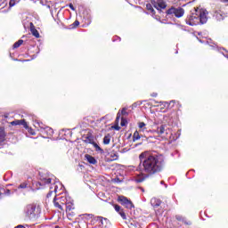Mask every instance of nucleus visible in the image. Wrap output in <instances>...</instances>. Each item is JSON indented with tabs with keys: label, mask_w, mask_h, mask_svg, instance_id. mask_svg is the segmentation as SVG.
Returning <instances> with one entry per match:
<instances>
[{
	"label": "nucleus",
	"mask_w": 228,
	"mask_h": 228,
	"mask_svg": "<svg viewBox=\"0 0 228 228\" xmlns=\"http://www.w3.org/2000/svg\"><path fill=\"white\" fill-rule=\"evenodd\" d=\"M151 4L156 10H165L167 3L164 0H151Z\"/></svg>",
	"instance_id": "8"
},
{
	"label": "nucleus",
	"mask_w": 228,
	"mask_h": 228,
	"mask_svg": "<svg viewBox=\"0 0 228 228\" xmlns=\"http://www.w3.org/2000/svg\"><path fill=\"white\" fill-rule=\"evenodd\" d=\"M79 27V20H76L71 25L70 29H76V28Z\"/></svg>",
	"instance_id": "26"
},
{
	"label": "nucleus",
	"mask_w": 228,
	"mask_h": 228,
	"mask_svg": "<svg viewBox=\"0 0 228 228\" xmlns=\"http://www.w3.org/2000/svg\"><path fill=\"white\" fill-rule=\"evenodd\" d=\"M5 193H7V195H10V193H12V191H10V189H7V190L5 191Z\"/></svg>",
	"instance_id": "43"
},
{
	"label": "nucleus",
	"mask_w": 228,
	"mask_h": 228,
	"mask_svg": "<svg viewBox=\"0 0 228 228\" xmlns=\"http://www.w3.org/2000/svg\"><path fill=\"white\" fill-rule=\"evenodd\" d=\"M52 181L51 178H41L40 181L34 183V186H36L37 190H44V188L51 184Z\"/></svg>",
	"instance_id": "6"
},
{
	"label": "nucleus",
	"mask_w": 228,
	"mask_h": 228,
	"mask_svg": "<svg viewBox=\"0 0 228 228\" xmlns=\"http://www.w3.org/2000/svg\"><path fill=\"white\" fill-rule=\"evenodd\" d=\"M76 209V206H74V200H69L67 203H66V211H71V210H74Z\"/></svg>",
	"instance_id": "20"
},
{
	"label": "nucleus",
	"mask_w": 228,
	"mask_h": 228,
	"mask_svg": "<svg viewBox=\"0 0 228 228\" xmlns=\"http://www.w3.org/2000/svg\"><path fill=\"white\" fill-rule=\"evenodd\" d=\"M66 215H67L68 220L72 221L76 217V215H77V212H76V208H75L73 210L66 211Z\"/></svg>",
	"instance_id": "15"
},
{
	"label": "nucleus",
	"mask_w": 228,
	"mask_h": 228,
	"mask_svg": "<svg viewBox=\"0 0 228 228\" xmlns=\"http://www.w3.org/2000/svg\"><path fill=\"white\" fill-rule=\"evenodd\" d=\"M114 208L117 213H119L122 210L119 205H114Z\"/></svg>",
	"instance_id": "33"
},
{
	"label": "nucleus",
	"mask_w": 228,
	"mask_h": 228,
	"mask_svg": "<svg viewBox=\"0 0 228 228\" xmlns=\"http://www.w3.org/2000/svg\"><path fill=\"white\" fill-rule=\"evenodd\" d=\"M22 44H24V40L22 39L18 40L16 43H14L13 49H19V47L21 46Z\"/></svg>",
	"instance_id": "23"
},
{
	"label": "nucleus",
	"mask_w": 228,
	"mask_h": 228,
	"mask_svg": "<svg viewBox=\"0 0 228 228\" xmlns=\"http://www.w3.org/2000/svg\"><path fill=\"white\" fill-rule=\"evenodd\" d=\"M223 3H228V0H221Z\"/></svg>",
	"instance_id": "45"
},
{
	"label": "nucleus",
	"mask_w": 228,
	"mask_h": 228,
	"mask_svg": "<svg viewBox=\"0 0 228 228\" xmlns=\"http://www.w3.org/2000/svg\"><path fill=\"white\" fill-rule=\"evenodd\" d=\"M11 126H23L25 129L28 128L26 119H15L14 121L11 122Z\"/></svg>",
	"instance_id": "9"
},
{
	"label": "nucleus",
	"mask_w": 228,
	"mask_h": 228,
	"mask_svg": "<svg viewBox=\"0 0 228 228\" xmlns=\"http://www.w3.org/2000/svg\"><path fill=\"white\" fill-rule=\"evenodd\" d=\"M110 158H112V161H117L118 159V155L117 153H110Z\"/></svg>",
	"instance_id": "29"
},
{
	"label": "nucleus",
	"mask_w": 228,
	"mask_h": 228,
	"mask_svg": "<svg viewBox=\"0 0 228 228\" xmlns=\"http://www.w3.org/2000/svg\"><path fill=\"white\" fill-rule=\"evenodd\" d=\"M94 220H96V222H100L102 226L108 225V224L110 223V220L108 218L102 216H96L94 217Z\"/></svg>",
	"instance_id": "12"
},
{
	"label": "nucleus",
	"mask_w": 228,
	"mask_h": 228,
	"mask_svg": "<svg viewBox=\"0 0 228 228\" xmlns=\"http://www.w3.org/2000/svg\"><path fill=\"white\" fill-rule=\"evenodd\" d=\"M42 213V208L40 205L37 204H28L25 208V216L28 218V220H37V218L40 217V214Z\"/></svg>",
	"instance_id": "3"
},
{
	"label": "nucleus",
	"mask_w": 228,
	"mask_h": 228,
	"mask_svg": "<svg viewBox=\"0 0 228 228\" xmlns=\"http://www.w3.org/2000/svg\"><path fill=\"white\" fill-rule=\"evenodd\" d=\"M118 122H120V112H118V114H117L115 124H118Z\"/></svg>",
	"instance_id": "34"
},
{
	"label": "nucleus",
	"mask_w": 228,
	"mask_h": 228,
	"mask_svg": "<svg viewBox=\"0 0 228 228\" xmlns=\"http://www.w3.org/2000/svg\"><path fill=\"white\" fill-rule=\"evenodd\" d=\"M138 140H140V133L135 131L133 135V142H136Z\"/></svg>",
	"instance_id": "24"
},
{
	"label": "nucleus",
	"mask_w": 228,
	"mask_h": 228,
	"mask_svg": "<svg viewBox=\"0 0 228 228\" xmlns=\"http://www.w3.org/2000/svg\"><path fill=\"white\" fill-rule=\"evenodd\" d=\"M159 104H160V106L166 107V110H164V113H165L166 111H168V110H172V108H174L175 106V101H171L170 102H160Z\"/></svg>",
	"instance_id": "10"
},
{
	"label": "nucleus",
	"mask_w": 228,
	"mask_h": 228,
	"mask_svg": "<svg viewBox=\"0 0 228 228\" xmlns=\"http://www.w3.org/2000/svg\"><path fill=\"white\" fill-rule=\"evenodd\" d=\"M28 188V182H23L18 186V190H26Z\"/></svg>",
	"instance_id": "25"
},
{
	"label": "nucleus",
	"mask_w": 228,
	"mask_h": 228,
	"mask_svg": "<svg viewBox=\"0 0 228 228\" xmlns=\"http://www.w3.org/2000/svg\"><path fill=\"white\" fill-rule=\"evenodd\" d=\"M118 201L120 202L122 206L126 208V209H133L134 208V204L131 200H128L126 196H118Z\"/></svg>",
	"instance_id": "7"
},
{
	"label": "nucleus",
	"mask_w": 228,
	"mask_h": 228,
	"mask_svg": "<svg viewBox=\"0 0 228 228\" xmlns=\"http://www.w3.org/2000/svg\"><path fill=\"white\" fill-rule=\"evenodd\" d=\"M151 97H158V93H153L151 94Z\"/></svg>",
	"instance_id": "42"
},
{
	"label": "nucleus",
	"mask_w": 228,
	"mask_h": 228,
	"mask_svg": "<svg viewBox=\"0 0 228 228\" xmlns=\"http://www.w3.org/2000/svg\"><path fill=\"white\" fill-rule=\"evenodd\" d=\"M208 11L206 9L196 7L186 17L185 22L188 26H199L208 22Z\"/></svg>",
	"instance_id": "2"
},
{
	"label": "nucleus",
	"mask_w": 228,
	"mask_h": 228,
	"mask_svg": "<svg viewBox=\"0 0 228 228\" xmlns=\"http://www.w3.org/2000/svg\"><path fill=\"white\" fill-rule=\"evenodd\" d=\"M30 31L33 37L36 38H40V33H38V30L35 28V25L31 22L30 23Z\"/></svg>",
	"instance_id": "18"
},
{
	"label": "nucleus",
	"mask_w": 228,
	"mask_h": 228,
	"mask_svg": "<svg viewBox=\"0 0 228 228\" xmlns=\"http://www.w3.org/2000/svg\"><path fill=\"white\" fill-rule=\"evenodd\" d=\"M175 220H177V222H183V224H184V225H191V224H192L191 220H187L185 217H183L181 215H176Z\"/></svg>",
	"instance_id": "11"
},
{
	"label": "nucleus",
	"mask_w": 228,
	"mask_h": 228,
	"mask_svg": "<svg viewBox=\"0 0 228 228\" xmlns=\"http://www.w3.org/2000/svg\"><path fill=\"white\" fill-rule=\"evenodd\" d=\"M154 208L161 206V201H158L155 205H153Z\"/></svg>",
	"instance_id": "41"
},
{
	"label": "nucleus",
	"mask_w": 228,
	"mask_h": 228,
	"mask_svg": "<svg viewBox=\"0 0 228 228\" xmlns=\"http://www.w3.org/2000/svg\"><path fill=\"white\" fill-rule=\"evenodd\" d=\"M80 216H87L88 218H92L94 216L93 214H83Z\"/></svg>",
	"instance_id": "37"
},
{
	"label": "nucleus",
	"mask_w": 228,
	"mask_h": 228,
	"mask_svg": "<svg viewBox=\"0 0 228 228\" xmlns=\"http://www.w3.org/2000/svg\"><path fill=\"white\" fill-rule=\"evenodd\" d=\"M84 142L85 143H90L91 145H93L95 141H94V136L92 135V134H87L86 136H84Z\"/></svg>",
	"instance_id": "16"
},
{
	"label": "nucleus",
	"mask_w": 228,
	"mask_h": 228,
	"mask_svg": "<svg viewBox=\"0 0 228 228\" xmlns=\"http://www.w3.org/2000/svg\"><path fill=\"white\" fill-rule=\"evenodd\" d=\"M121 218H123V220H127V217L126 216V212H124V210H121L120 212H118Z\"/></svg>",
	"instance_id": "30"
},
{
	"label": "nucleus",
	"mask_w": 228,
	"mask_h": 228,
	"mask_svg": "<svg viewBox=\"0 0 228 228\" xmlns=\"http://www.w3.org/2000/svg\"><path fill=\"white\" fill-rule=\"evenodd\" d=\"M110 142H111V135L110 134H107L103 137V145H110Z\"/></svg>",
	"instance_id": "22"
},
{
	"label": "nucleus",
	"mask_w": 228,
	"mask_h": 228,
	"mask_svg": "<svg viewBox=\"0 0 228 228\" xmlns=\"http://www.w3.org/2000/svg\"><path fill=\"white\" fill-rule=\"evenodd\" d=\"M121 115L127 117V115H129V113H127V108H123L121 110Z\"/></svg>",
	"instance_id": "31"
},
{
	"label": "nucleus",
	"mask_w": 228,
	"mask_h": 228,
	"mask_svg": "<svg viewBox=\"0 0 228 228\" xmlns=\"http://www.w3.org/2000/svg\"><path fill=\"white\" fill-rule=\"evenodd\" d=\"M26 129H28V133L31 134L32 136H35V130H33L32 128H29V126L28 128H26Z\"/></svg>",
	"instance_id": "35"
},
{
	"label": "nucleus",
	"mask_w": 228,
	"mask_h": 228,
	"mask_svg": "<svg viewBox=\"0 0 228 228\" xmlns=\"http://www.w3.org/2000/svg\"><path fill=\"white\" fill-rule=\"evenodd\" d=\"M26 227H29V225H28V224H25V225L19 224V225L15 226L14 228H26Z\"/></svg>",
	"instance_id": "38"
},
{
	"label": "nucleus",
	"mask_w": 228,
	"mask_h": 228,
	"mask_svg": "<svg viewBox=\"0 0 228 228\" xmlns=\"http://www.w3.org/2000/svg\"><path fill=\"white\" fill-rule=\"evenodd\" d=\"M165 127H167L165 125H161L160 126H158L156 130L158 134H160V136H165V134H168V132H167Z\"/></svg>",
	"instance_id": "13"
},
{
	"label": "nucleus",
	"mask_w": 228,
	"mask_h": 228,
	"mask_svg": "<svg viewBox=\"0 0 228 228\" xmlns=\"http://www.w3.org/2000/svg\"><path fill=\"white\" fill-rule=\"evenodd\" d=\"M86 159L90 163V165H97V159H95L94 157H93L90 154H86L85 155Z\"/></svg>",
	"instance_id": "19"
},
{
	"label": "nucleus",
	"mask_w": 228,
	"mask_h": 228,
	"mask_svg": "<svg viewBox=\"0 0 228 228\" xmlns=\"http://www.w3.org/2000/svg\"><path fill=\"white\" fill-rule=\"evenodd\" d=\"M69 8H70V10H72L73 12H76V8L74 7V4H69Z\"/></svg>",
	"instance_id": "40"
},
{
	"label": "nucleus",
	"mask_w": 228,
	"mask_h": 228,
	"mask_svg": "<svg viewBox=\"0 0 228 228\" xmlns=\"http://www.w3.org/2000/svg\"><path fill=\"white\" fill-rule=\"evenodd\" d=\"M140 164L138 167L142 175H138L135 179L137 183H143L147 177L156 175L159 172L165 170L167 163L163 155L151 154L149 151H144L139 156Z\"/></svg>",
	"instance_id": "1"
},
{
	"label": "nucleus",
	"mask_w": 228,
	"mask_h": 228,
	"mask_svg": "<svg viewBox=\"0 0 228 228\" xmlns=\"http://www.w3.org/2000/svg\"><path fill=\"white\" fill-rule=\"evenodd\" d=\"M6 142V131H4V126H0V143Z\"/></svg>",
	"instance_id": "14"
},
{
	"label": "nucleus",
	"mask_w": 228,
	"mask_h": 228,
	"mask_svg": "<svg viewBox=\"0 0 228 228\" xmlns=\"http://www.w3.org/2000/svg\"><path fill=\"white\" fill-rule=\"evenodd\" d=\"M120 126L122 127H125V126H127V119H126L125 118H121Z\"/></svg>",
	"instance_id": "28"
},
{
	"label": "nucleus",
	"mask_w": 228,
	"mask_h": 228,
	"mask_svg": "<svg viewBox=\"0 0 228 228\" xmlns=\"http://www.w3.org/2000/svg\"><path fill=\"white\" fill-rule=\"evenodd\" d=\"M113 129H115L116 131H120V126H118V124H115Z\"/></svg>",
	"instance_id": "36"
},
{
	"label": "nucleus",
	"mask_w": 228,
	"mask_h": 228,
	"mask_svg": "<svg viewBox=\"0 0 228 228\" xmlns=\"http://www.w3.org/2000/svg\"><path fill=\"white\" fill-rule=\"evenodd\" d=\"M152 4H146V10L151 13V15H156V11L154 10V7H152Z\"/></svg>",
	"instance_id": "21"
},
{
	"label": "nucleus",
	"mask_w": 228,
	"mask_h": 228,
	"mask_svg": "<svg viewBox=\"0 0 228 228\" xmlns=\"http://www.w3.org/2000/svg\"><path fill=\"white\" fill-rule=\"evenodd\" d=\"M69 200H70V199L67 197V194L61 196L55 195L53 199V206L58 209H61V211H64L63 206H66Z\"/></svg>",
	"instance_id": "4"
},
{
	"label": "nucleus",
	"mask_w": 228,
	"mask_h": 228,
	"mask_svg": "<svg viewBox=\"0 0 228 228\" xmlns=\"http://www.w3.org/2000/svg\"><path fill=\"white\" fill-rule=\"evenodd\" d=\"M143 127H145V123L140 122V123H139V128H140V129H143Z\"/></svg>",
	"instance_id": "39"
},
{
	"label": "nucleus",
	"mask_w": 228,
	"mask_h": 228,
	"mask_svg": "<svg viewBox=\"0 0 228 228\" xmlns=\"http://www.w3.org/2000/svg\"><path fill=\"white\" fill-rule=\"evenodd\" d=\"M160 110H167L166 106H160Z\"/></svg>",
	"instance_id": "44"
},
{
	"label": "nucleus",
	"mask_w": 228,
	"mask_h": 228,
	"mask_svg": "<svg viewBox=\"0 0 228 228\" xmlns=\"http://www.w3.org/2000/svg\"><path fill=\"white\" fill-rule=\"evenodd\" d=\"M15 4H17V0H10L9 6L12 7L15 6Z\"/></svg>",
	"instance_id": "32"
},
{
	"label": "nucleus",
	"mask_w": 228,
	"mask_h": 228,
	"mask_svg": "<svg viewBox=\"0 0 228 228\" xmlns=\"http://www.w3.org/2000/svg\"><path fill=\"white\" fill-rule=\"evenodd\" d=\"M167 15H172V17H176V19H181L184 16V9L183 7H174L172 6L166 12Z\"/></svg>",
	"instance_id": "5"
},
{
	"label": "nucleus",
	"mask_w": 228,
	"mask_h": 228,
	"mask_svg": "<svg viewBox=\"0 0 228 228\" xmlns=\"http://www.w3.org/2000/svg\"><path fill=\"white\" fill-rule=\"evenodd\" d=\"M50 190L51 191L46 195L47 199H49L51 197V195H53V193H58V185L56 183H53L50 187Z\"/></svg>",
	"instance_id": "17"
},
{
	"label": "nucleus",
	"mask_w": 228,
	"mask_h": 228,
	"mask_svg": "<svg viewBox=\"0 0 228 228\" xmlns=\"http://www.w3.org/2000/svg\"><path fill=\"white\" fill-rule=\"evenodd\" d=\"M216 17H218V14H216Z\"/></svg>",
	"instance_id": "46"
},
{
	"label": "nucleus",
	"mask_w": 228,
	"mask_h": 228,
	"mask_svg": "<svg viewBox=\"0 0 228 228\" xmlns=\"http://www.w3.org/2000/svg\"><path fill=\"white\" fill-rule=\"evenodd\" d=\"M93 146L94 147V149H95L98 152H104V150H102V148H101L100 145L97 144V142H94V143L93 144Z\"/></svg>",
	"instance_id": "27"
}]
</instances>
